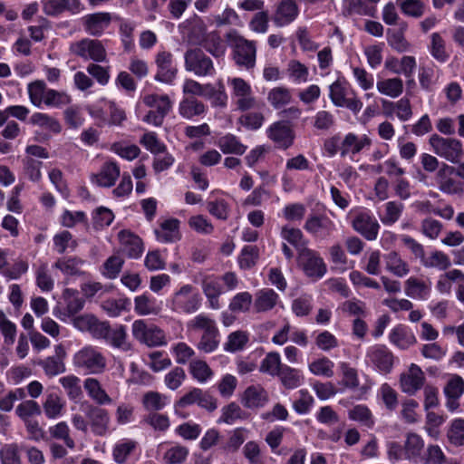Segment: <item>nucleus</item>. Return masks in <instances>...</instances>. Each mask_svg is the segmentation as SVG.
Wrapping results in <instances>:
<instances>
[{"label": "nucleus", "mask_w": 464, "mask_h": 464, "mask_svg": "<svg viewBox=\"0 0 464 464\" xmlns=\"http://www.w3.org/2000/svg\"><path fill=\"white\" fill-rule=\"evenodd\" d=\"M404 459L413 463L420 462L425 448L424 440L416 432H408L404 440Z\"/></svg>", "instance_id": "f3484780"}, {"label": "nucleus", "mask_w": 464, "mask_h": 464, "mask_svg": "<svg viewBox=\"0 0 464 464\" xmlns=\"http://www.w3.org/2000/svg\"><path fill=\"white\" fill-rule=\"evenodd\" d=\"M353 228L367 240H375L378 237L380 225L376 218L368 212L357 213L353 221Z\"/></svg>", "instance_id": "9d476101"}, {"label": "nucleus", "mask_w": 464, "mask_h": 464, "mask_svg": "<svg viewBox=\"0 0 464 464\" xmlns=\"http://www.w3.org/2000/svg\"><path fill=\"white\" fill-rule=\"evenodd\" d=\"M277 377L286 389H295L301 385L303 377L300 371L288 365H284Z\"/></svg>", "instance_id": "a18cd8bd"}, {"label": "nucleus", "mask_w": 464, "mask_h": 464, "mask_svg": "<svg viewBox=\"0 0 464 464\" xmlns=\"http://www.w3.org/2000/svg\"><path fill=\"white\" fill-rule=\"evenodd\" d=\"M59 382L71 400L79 399L82 395L81 379L78 376L69 374L60 378Z\"/></svg>", "instance_id": "8fccbe9b"}, {"label": "nucleus", "mask_w": 464, "mask_h": 464, "mask_svg": "<svg viewBox=\"0 0 464 464\" xmlns=\"http://www.w3.org/2000/svg\"><path fill=\"white\" fill-rule=\"evenodd\" d=\"M394 356L383 344L370 346L365 353V362L382 373H389L393 366Z\"/></svg>", "instance_id": "423d86ee"}, {"label": "nucleus", "mask_w": 464, "mask_h": 464, "mask_svg": "<svg viewBox=\"0 0 464 464\" xmlns=\"http://www.w3.org/2000/svg\"><path fill=\"white\" fill-rule=\"evenodd\" d=\"M284 365L280 354L277 352H271L262 360L259 371L271 376H277Z\"/></svg>", "instance_id": "c03bdc74"}, {"label": "nucleus", "mask_w": 464, "mask_h": 464, "mask_svg": "<svg viewBox=\"0 0 464 464\" xmlns=\"http://www.w3.org/2000/svg\"><path fill=\"white\" fill-rule=\"evenodd\" d=\"M133 337L140 343L148 347H157L167 344L166 335L163 330L153 324H148L144 320H136L131 325Z\"/></svg>", "instance_id": "7ed1b4c3"}, {"label": "nucleus", "mask_w": 464, "mask_h": 464, "mask_svg": "<svg viewBox=\"0 0 464 464\" xmlns=\"http://www.w3.org/2000/svg\"><path fill=\"white\" fill-rule=\"evenodd\" d=\"M304 229L314 238L326 239L336 230L334 222L325 214H310Z\"/></svg>", "instance_id": "6e6552de"}, {"label": "nucleus", "mask_w": 464, "mask_h": 464, "mask_svg": "<svg viewBox=\"0 0 464 464\" xmlns=\"http://www.w3.org/2000/svg\"><path fill=\"white\" fill-rule=\"evenodd\" d=\"M267 137L277 148L286 150L293 145L295 133L285 121H276L266 130Z\"/></svg>", "instance_id": "ddd939ff"}, {"label": "nucleus", "mask_w": 464, "mask_h": 464, "mask_svg": "<svg viewBox=\"0 0 464 464\" xmlns=\"http://www.w3.org/2000/svg\"><path fill=\"white\" fill-rule=\"evenodd\" d=\"M330 99L338 107H345L354 113L359 112L362 108V102L350 88L348 83L340 80L330 85Z\"/></svg>", "instance_id": "20e7f679"}, {"label": "nucleus", "mask_w": 464, "mask_h": 464, "mask_svg": "<svg viewBox=\"0 0 464 464\" xmlns=\"http://www.w3.org/2000/svg\"><path fill=\"white\" fill-rule=\"evenodd\" d=\"M405 294L413 299L426 300L430 293V285L415 276H411L405 281Z\"/></svg>", "instance_id": "c756f323"}, {"label": "nucleus", "mask_w": 464, "mask_h": 464, "mask_svg": "<svg viewBox=\"0 0 464 464\" xmlns=\"http://www.w3.org/2000/svg\"><path fill=\"white\" fill-rule=\"evenodd\" d=\"M85 414L92 432L96 436L106 435L111 421L108 411L98 406L89 405Z\"/></svg>", "instance_id": "f8f14e48"}, {"label": "nucleus", "mask_w": 464, "mask_h": 464, "mask_svg": "<svg viewBox=\"0 0 464 464\" xmlns=\"http://www.w3.org/2000/svg\"><path fill=\"white\" fill-rule=\"evenodd\" d=\"M454 170V167L442 163L440 169L437 171L435 180L441 192L454 195L463 191L462 184L451 178Z\"/></svg>", "instance_id": "4468645a"}, {"label": "nucleus", "mask_w": 464, "mask_h": 464, "mask_svg": "<svg viewBox=\"0 0 464 464\" xmlns=\"http://www.w3.org/2000/svg\"><path fill=\"white\" fill-rule=\"evenodd\" d=\"M217 145L225 154L243 155L246 150V146L242 144L233 134H226L220 137Z\"/></svg>", "instance_id": "4c0bfd02"}, {"label": "nucleus", "mask_w": 464, "mask_h": 464, "mask_svg": "<svg viewBox=\"0 0 464 464\" xmlns=\"http://www.w3.org/2000/svg\"><path fill=\"white\" fill-rule=\"evenodd\" d=\"M121 175L120 166L114 161L105 162L100 172L92 176V181L100 187H112Z\"/></svg>", "instance_id": "412c9836"}, {"label": "nucleus", "mask_w": 464, "mask_h": 464, "mask_svg": "<svg viewBox=\"0 0 464 464\" xmlns=\"http://www.w3.org/2000/svg\"><path fill=\"white\" fill-rule=\"evenodd\" d=\"M157 240L161 243H173L181 237L179 232V221L177 218H169L160 224L155 230Z\"/></svg>", "instance_id": "393cba45"}, {"label": "nucleus", "mask_w": 464, "mask_h": 464, "mask_svg": "<svg viewBox=\"0 0 464 464\" xmlns=\"http://www.w3.org/2000/svg\"><path fill=\"white\" fill-rule=\"evenodd\" d=\"M299 14V8L295 0H282L278 3L273 20L278 26L292 23Z\"/></svg>", "instance_id": "6ab92c4d"}, {"label": "nucleus", "mask_w": 464, "mask_h": 464, "mask_svg": "<svg viewBox=\"0 0 464 464\" xmlns=\"http://www.w3.org/2000/svg\"><path fill=\"white\" fill-rule=\"evenodd\" d=\"M188 328L209 334L218 331L216 321L205 314H199L188 323Z\"/></svg>", "instance_id": "37998d69"}, {"label": "nucleus", "mask_w": 464, "mask_h": 464, "mask_svg": "<svg viewBox=\"0 0 464 464\" xmlns=\"http://www.w3.org/2000/svg\"><path fill=\"white\" fill-rule=\"evenodd\" d=\"M403 211V205L396 201H389L385 204L384 213L381 221L386 226L393 225L399 220Z\"/></svg>", "instance_id": "69168bd1"}, {"label": "nucleus", "mask_w": 464, "mask_h": 464, "mask_svg": "<svg viewBox=\"0 0 464 464\" xmlns=\"http://www.w3.org/2000/svg\"><path fill=\"white\" fill-rule=\"evenodd\" d=\"M268 401V393L261 385H250L243 393L242 403L246 408L257 409Z\"/></svg>", "instance_id": "5701e85b"}, {"label": "nucleus", "mask_w": 464, "mask_h": 464, "mask_svg": "<svg viewBox=\"0 0 464 464\" xmlns=\"http://www.w3.org/2000/svg\"><path fill=\"white\" fill-rule=\"evenodd\" d=\"M186 69L197 76L213 75L215 68L211 60H185Z\"/></svg>", "instance_id": "13d9d810"}, {"label": "nucleus", "mask_w": 464, "mask_h": 464, "mask_svg": "<svg viewBox=\"0 0 464 464\" xmlns=\"http://www.w3.org/2000/svg\"><path fill=\"white\" fill-rule=\"evenodd\" d=\"M38 364L49 377L56 376L65 372V365L62 358L49 356L41 360Z\"/></svg>", "instance_id": "e2e57ef3"}, {"label": "nucleus", "mask_w": 464, "mask_h": 464, "mask_svg": "<svg viewBox=\"0 0 464 464\" xmlns=\"http://www.w3.org/2000/svg\"><path fill=\"white\" fill-rule=\"evenodd\" d=\"M429 143L436 155L450 163H459L463 156V144L456 138L432 134Z\"/></svg>", "instance_id": "f03ea898"}, {"label": "nucleus", "mask_w": 464, "mask_h": 464, "mask_svg": "<svg viewBox=\"0 0 464 464\" xmlns=\"http://www.w3.org/2000/svg\"><path fill=\"white\" fill-rule=\"evenodd\" d=\"M169 402V398L158 392H148L143 395V407L149 411L162 410Z\"/></svg>", "instance_id": "3c124183"}, {"label": "nucleus", "mask_w": 464, "mask_h": 464, "mask_svg": "<svg viewBox=\"0 0 464 464\" xmlns=\"http://www.w3.org/2000/svg\"><path fill=\"white\" fill-rule=\"evenodd\" d=\"M30 122L53 133H59L62 130V126L59 121L46 113H34L30 118Z\"/></svg>", "instance_id": "de8ad7c7"}, {"label": "nucleus", "mask_w": 464, "mask_h": 464, "mask_svg": "<svg viewBox=\"0 0 464 464\" xmlns=\"http://www.w3.org/2000/svg\"><path fill=\"white\" fill-rule=\"evenodd\" d=\"M389 339L392 344L402 350L408 349L417 342L415 335L403 325L394 327L389 335Z\"/></svg>", "instance_id": "2f4dec72"}, {"label": "nucleus", "mask_w": 464, "mask_h": 464, "mask_svg": "<svg viewBox=\"0 0 464 464\" xmlns=\"http://www.w3.org/2000/svg\"><path fill=\"white\" fill-rule=\"evenodd\" d=\"M234 51L237 58H255L256 44L241 36H236L233 41Z\"/></svg>", "instance_id": "4d7b16f0"}, {"label": "nucleus", "mask_w": 464, "mask_h": 464, "mask_svg": "<svg viewBox=\"0 0 464 464\" xmlns=\"http://www.w3.org/2000/svg\"><path fill=\"white\" fill-rule=\"evenodd\" d=\"M343 12L347 15L358 14L373 17L376 10L363 0H343Z\"/></svg>", "instance_id": "79ce46f5"}, {"label": "nucleus", "mask_w": 464, "mask_h": 464, "mask_svg": "<svg viewBox=\"0 0 464 464\" xmlns=\"http://www.w3.org/2000/svg\"><path fill=\"white\" fill-rule=\"evenodd\" d=\"M449 441L454 446L464 445V419L452 420L447 432Z\"/></svg>", "instance_id": "774afa93"}, {"label": "nucleus", "mask_w": 464, "mask_h": 464, "mask_svg": "<svg viewBox=\"0 0 464 464\" xmlns=\"http://www.w3.org/2000/svg\"><path fill=\"white\" fill-rule=\"evenodd\" d=\"M232 87V99L238 110L246 111L255 107L256 99L252 93L251 86L241 78H233L228 80Z\"/></svg>", "instance_id": "1a4fd4ad"}, {"label": "nucleus", "mask_w": 464, "mask_h": 464, "mask_svg": "<svg viewBox=\"0 0 464 464\" xmlns=\"http://www.w3.org/2000/svg\"><path fill=\"white\" fill-rule=\"evenodd\" d=\"M201 286L208 301L209 307L215 310L219 309L218 298L223 293V288L218 278L213 276H205L201 282Z\"/></svg>", "instance_id": "a878e982"}, {"label": "nucleus", "mask_w": 464, "mask_h": 464, "mask_svg": "<svg viewBox=\"0 0 464 464\" xmlns=\"http://www.w3.org/2000/svg\"><path fill=\"white\" fill-rule=\"evenodd\" d=\"M201 302L199 293L192 285H184L174 293L171 309L178 313L193 314L199 309Z\"/></svg>", "instance_id": "39448f33"}, {"label": "nucleus", "mask_w": 464, "mask_h": 464, "mask_svg": "<svg viewBox=\"0 0 464 464\" xmlns=\"http://www.w3.org/2000/svg\"><path fill=\"white\" fill-rule=\"evenodd\" d=\"M280 302V297L271 288H263L255 294L253 309L255 313H267L273 310Z\"/></svg>", "instance_id": "a211bd4d"}, {"label": "nucleus", "mask_w": 464, "mask_h": 464, "mask_svg": "<svg viewBox=\"0 0 464 464\" xmlns=\"http://www.w3.org/2000/svg\"><path fill=\"white\" fill-rule=\"evenodd\" d=\"M421 265L426 268H436L445 271L450 268L451 262L447 254L440 250H434L428 256H424Z\"/></svg>", "instance_id": "58836bf2"}, {"label": "nucleus", "mask_w": 464, "mask_h": 464, "mask_svg": "<svg viewBox=\"0 0 464 464\" xmlns=\"http://www.w3.org/2000/svg\"><path fill=\"white\" fill-rule=\"evenodd\" d=\"M297 261L304 274L314 279L321 278L326 273V266L320 255L307 247L297 254Z\"/></svg>", "instance_id": "0eeeda50"}, {"label": "nucleus", "mask_w": 464, "mask_h": 464, "mask_svg": "<svg viewBox=\"0 0 464 464\" xmlns=\"http://www.w3.org/2000/svg\"><path fill=\"white\" fill-rule=\"evenodd\" d=\"M137 442L131 440H122L113 448V459L119 464L126 462L128 457L136 449Z\"/></svg>", "instance_id": "680f3d73"}, {"label": "nucleus", "mask_w": 464, "mask_h": 464, "mask_svg": "<svg viewBox=\"0 0 464 464\" xmlns=\"http://www.w3.org/2000/svg\"><path fill=\"white\" fill-rule=\"evenodd\" d=\"M121 251L130 258L137 259L143 253L142 240L129 230H121L118 234Z\"/></svg>", "instance_id": "dca6fc26"}, {"label": "nucleus", "mask_w": 464, "mask_h": 464, "mask_svg": "<svg viewBox=\"0 0 464 464\" xmlns=\"http://www.w3.org/2000/svg\"><path fill=\"white\" fill-rule=\"evenodd\" d=\"M253 304V297L248 292L237 294L229 303V310L233 313H246Z\"/></svg>", "instance_id": "0e129e2a"}, {"label": "nucleus", "mask_w": 464, "mask_h": 464, "mask_svg": "<svg viewBox=\"0 0 464 464\" xmlns=\"http://www.w3.org/2000/svg\"><path fill=\"white\" fill-rule=\"evenodd\" d=\"M130 302L127 298L107 299L102 303V310L111 317H116L127 311Z\"/></svg>", "instance_id": "6e6d98bb"}, {"label": "nucleus", "mask_w": 464, "mask_h": 464, "mask_svg": "<svg viewBox=\"0 0 464 464\" xmlns=\"http://www.w3.org/2000/svg\"><path fill=\"white\" fill-rule=\"evenodd\" d=\"M280 236L285 241L291 244L296 249L297 254L300 253L302 249L308 247V241L299 228L285 226L281 229Z\"/></svg>", "instance_id": "473e14b6"}, {"label": "nucleus", "mask_w": 464, "mask_h": 464, "mask_svg": "<svg viewBox=\"0 0 464 464\" xmlns=\"http://www.w3.org/2000/svg\"><path fill=\"white\" fill-rule=\"evenodd\" d=\"M16 415L24 421L33 420L34 416L41 415L42 409L37 401L26 400L21 402L15 409Z\"/></svg>", "instance_id": "bf43d9fd"}, {"label": "nucleus", "mask_w": 464, "mask_h": 464, "mask_svg": "<svg viewBox=\"0 0 464 464\" xmlns=\"http://www.w3.org/2000/svg\"><path fill=\"white\" fill-rule=\"evenodd\" d=\"M134 310L139 315L158 314L160 305L157 299L148 293H144L134 298Z\"/></svg>", "instance_id": "c85d7f7f"}, {"label": "nucleus", "mask_w": 464, "mask_h": 464, "mask_svg": "<svg viewBox=\"0 0 464 464\" xmlns=\"http://www.w3.org/2000/svg\"><path fill=\"white\" fill-rule=\"evenodd\" d=\"M104 340L114 348L122 351H129L130 349V344L127 342V332L124 325L120 324L114 328L110 326Z\"/></svg>", "instance_id": "c9c22d12"}, {"label": "nucleus", "mask_w": 464, "mask_h": 464, "mask_svg": "<svg viewBox=\"0 0 464 464\" xmlns=\"http://www.w3.org/2000/svg\"><path fill=\"white\" fill-rule=\"evenodd\" d=\"M72 364L86 374L99 375L107 370L108 360L98 347L88 344L73 354Z\"/></svg>", "instance_id": "f257e3e1"}, {"label": "nucleus", "mask_w": 464, "mask_h": 464, "mask_svg": "<svg viewBox=\"0 0 464 464\" xmlns=\"http://www.w3.org/2000/svg\"><path fill=\"white\" fill-rule=\"evenodd\" d=\"M293 99L291 91L285 86L272 88L267 93L269 104L276 110H280L289 103Z\"/></svg>", "instance_id": "72a5a7b5"}, {"label": "nucleus", "mask_w": 464, "mask_h": 464, "mask_svg": "<svg viewBox=\"0 0 464 464\" xmlns=\"http://www.w3.org/2000/svg\"><path fill=\"white\" fill-rule=\"evenodd\" d=\"M334 363L329 358L323 356L309 363V371L316 376L331 378L334 376Z\"/></svg>", "instance_id": "09e8293b"}, {"label": "nucleus", "mask_w": 464, "mask_h": 464, "mask_svg": "<svg viewBox=\"0 0 464 464\" xmlns=\"http://www.w3.org/2000/svg\"><path fill=\"white\" fill-rule=\"evenodd\" d=\"M249 341L248 334L245 331H236L227 336L224 343V350L230 353H236L245 348Z\"/></svg>", "instance_id": "603ef678"}, {"label": "nucleus", "mask_w": 464, "mask_h": 464, "mask_svg": "<svg viewBox=\"0 0 464 464\" xmlns=\"http://www.w3.org/2000/svg\"><path fill=\"white\" fill-rule=\"evenodd\" d=\"M84 261L76 256L62 257L57 259L53 267L60 270L65 276H81L84 273L81 270Z\"/></svg>", "instance_id": "f704fd0d"}, {"label": "nucleus", "mask_w": 464, "mask_h": 464, "mask_svg": "<svg viewBox=\"0 0 464 464\" xmlns=\"http://www.w3.org/2000/svg\"><path fill=\"white\" fill-rule=\"evenodd\" d=\"M110 13H95L83 17V25L85 31L91 35H101L106 30L111 22Z\"/></svg>", "instance_id": "aec40b11"}, {"label": "nucleus", "mask_w": 464, "mask_h": 464, "mask_svg": "<svg viewBox=\"0 0 464 464\" xmlns=\"http://www.w3.org/2000/svg\"><path fill=\"white\" fill-rule=\"evenodd\" d=\"M207 106L195 97L184 98L179 106V114L185 119H192L205 114Z\"/></svg>", "instance_id": "7c9ffc66"}, {"label": "nucleus", "mask_w": 464, "mask_h": 464, "mask_svg": "<svg viewBox=\"0 0 464 464\" xmlns=\"http://www.w3.org/2000/svg\"><path fill=\"white\" fill-rule=\"evenodd\" d=\"M425 375L422 370L412 363L408 372L401 375L400 383L401 391L410 395H413L424 384Z\"/></svg>", "instance_id": "2eb2a0df"}, {"label": "nucleus", "mask_w": 464, "mask_h": 464, "mask_svg": "<svg viewBox=\"0 0 464 464\" xmlns=\"http://www.w3.org/2000/svg\"><path fill=\"white\" fill-rule=\"evenodd\" d=\"M259 256V248L256 246H245L238 256L239 267L244 270L252 268L257 263Z\"/></svg>", "instance_id": "49530a36"}, {"label": "nucleus", "mask_w": 464, "mask_h": 464, "mask_svg": "<svg viewBox=\"0 0 464 464\" xmlns=\"http://www.w3.org/2000/svg\"><path fill=\"white\" fill-rule=\"evenodd\" d=\"M73 55L82 58H105L106 51L101 41L85 38L73 43L70 47Z\"/></svg>", "instance_id": "9b49d317"}, {"label": "nucleus", "mask_w": 464, "mask_h": 464, "mask_svg": "<svg viewBox=\"0 0 464 464\" xmlns=\"http://www.w3.org/2000/svg\"><path fill=\"white\" fill-rule=\"evenodd\" d=\"M396 5L404 15L416 19L421 17L426 11V5L422 0H397Z\"/></svg>", "instance_id": "a19ab883"}, {"label": "nucleus", "mask_w": 464, "mask_h": 464, "mask_svg": "<svg viewBox=\"0 0 464 464\" xmlns=\"http://www.w3.org/2000/svg\"><path fill=\"white\" fill-rule=\"evenodd\" d=\"M446 461V455L441 448L436 444H429L420 459V462L424 464H445Z\"/></svg>", "instance_id": "338daca9"}, {"label": "nucleus", "mask_w": 464, "mask_h": 464, "mask_svg": "<svg viewBox=\"0 0 464 464\" xmlns=\"http://www.w3.org/2000/svg\"><path fill=\"white\" fill-rule=\"evenodd\" d=\"M65 401L56 392H49L45 395L42 407L44 415L48 419H57L63 415Z\"/></svg>", "instance_id": "cd10ccee"}, {"label": "nucleus", "mask_w": 464, "mask_h": 464, "mask_svg": "<svg viewBox=\"0 0 464 464\" xmlns=\"http://www.w3.org/2000/svg\"><path fill=\"white\" fill-rule=\"evenodd\" d=\"M371 145L372 140L367 135L359 137L354 133H348L341 142L340 154L342 157L350 153L357 154L363 149L370 148Z\"/></svg>", "instance_id": "4be33fe9"}, {"label": "nucleus", "mask_w": 464, "mask_h": 464, "mask_svg": "<svg viewBox=\"0 0 464 464\" xmlns=\"http://www.w3.org/2000/svg\"><path fill=\"white\" fill-rule=\"evenodd\" d=\"M376 88L383 95L397 98L403 92V82L400 78L384 79L377 82Z\"/></svg>", "instance_id": "ea45409f"}, {"label": "nucleus", "mask_w": 464, "mask_h": 464, "mask_svg": "<svg viewBox=\"0 0 464 464\" xmlns=\"http://www.w3.org/2000/svg\"><path fill=\"white\" fill-rule=\"evenodd\" d=\"M83 388L89 398L98 405H109L112 403V399L102 387L101 382L94 377H88L83 381Z\"/></svg>", "instance_id": "b1692460"}, {"label": "nucleus", "mask_w": 464, "mask_h": 464, "mask_svg": "<svg viewBox=\"0 0 464 464\" xmlns=\"http://www.w3.org/2000/svg\"><path fill=\"white\" fill-rule=\"evenodd\" d=\"M385 269L397 277H404L410 273L409 264L396 251L384 255Z\"/></svg>", "instance_id": "bb28decb"}, {"label": "nucleus", "mask_w": 464, "mask_h": 464, "mask_svg": "<svg viewBox=\"0 0 464 464\" xmlns=\"http://www.w3.org/2000/svg\"><path fill=\"white\" fill-rule=\"evenodd\" d=\"M416 67L415 60H387L385 68L396 74L411 76Z\"/></svg>", "instance_id": "052dcab7"}, {"label": "nucleus", "mask_w": 464, "mask_h": 464, "mask_svg": "<svg viewBox=\"0 0 464 464\" xmlns=\"http://www.w3.org/2000/svg\"><path fill=\"white\" fill-rule=\"evenodd\" d=\"M143 103L155 110L158 113L167 116L172 108V102L168 95L148 94L143 97Z\"/></svg>", "instance_id": "e433bc0d"}, {"label": "nucleus", "mask_w": 464, "mask_h": 464, "mask_svg": "<svg viewBox=\"0 0 464 464\" xmlns=\"http://www.w3.org/2000/svg\"><path fill=\"white\" fill-rule=\"evenodd\" d=\"M189 372L192 377L200 383L208 382L212 376L213 372L208 364L202 360H193L189 363Z\"/></svg>", "instance_id": "864d4df0"}, {"label": "nucleus", "mask_w": 464, "mask_h": 464, "mask_svg": "<svg viewBox=\"0 0 464 464\" xmlns=\"http://www.w3.org/2000/svg\"><path fill=\"white\" fill-rule=\"evenodd\" d=\"M349 418L370 429L372 428L375 423L372 411L367 406L362 404L356 405L350 410Z\"/></svg>", "instance_id": "5fc2aeb1"}]
</instances>
